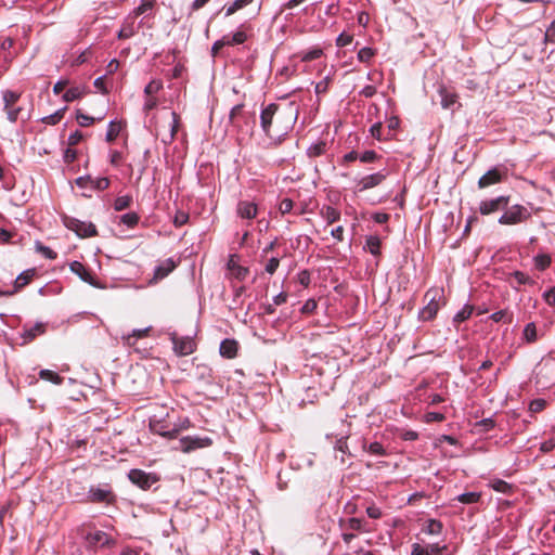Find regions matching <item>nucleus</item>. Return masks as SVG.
<instances>
[{
    "mask_svg": "<svg viewBox=\"0 0 555 555\" xmlns=\"http://www.w3.org/2000/svg\"><path fill=\"white\" fill-rule=\"evenodd\" d=\"M63 224L70 231L75 232L81 238L98 235L96 227L92 222L81 221L75 217L64 215L62 217Z\"/></svg>",
    "mask_w": 555,
    "mask_h": 555,
    "instance_id": "4",
    "label": "nucleus"
},
{
    "mask_svg": "<svg viewBox=\"0 0 555 555\" xmlns=\"http://www.w3.org/2000/svg\"><path fill=\"white\" fill-rule=\"evenodd\" d=\"M132 204V196L131 195H124L119 196L114 202V209L116 211H121L127 208H129Z\"/></svg>",
    "mask_w": 555,
    "mask_h": 555,
    "instance_id": "40",
    "label": "nucleus"
},
{
    "mask_svg": "<svg viewBox=\"0 0 555 555\" xmlns=\"http://www.w3.org/2000/svg\"><path fill=\"white\" fill-rule=\"evenodd\" d=\"M162 88H163V83L160 80H152L146 85V87L144 89V93L146 95H153V94L157 93Z\"/></svg>",
    "mask_w": 555,
    "mask_h": 555,
    "instance_id": "48",
    "label": "nucleus"
},
{
    "mask_svg": "<svg viewBox=\"0 0 555 555\" xmlns=\"http://www.w3.org/2000/svg\"><path fill=\"white\" fill-rule=\"evenodd\" d=\"M135 17H133L131 14H129L122 22L121 28L117 34L118 39L125 40L129 39L132 36H134L137 29H135Z\"/></svg>",
    "mask_w": 555,
    "mask_h": 555,
    "instance_id": "18",
    "label": "nucleus"
},
{
    "mask_svg": "<svg viewBox=\"0 0 555 555\" xmlns=\"http://www.w3.org/2000/svg\"><path fill=\"white\" fill-rule=\"evenodd\" d=\"M353 40V35L341 33L336 39V46L339 48L350 44Z\"/></svg>",
    "mask_w": 555,
    "mask_h": 555,
    "instance_id": "50",
    "label": "nucleus"
},
{
    "mask_svg": "<svg viewBox=\"0 0 555 555\" xmlns=\"http://www.w3.org/2000/svg\"><path fill=\"white\" fill-rule=\"evenodd\" d=\"M294 207V202L291 198H283L279 205V210L282 215L288 214Z\"/></svg>",
    "mask_w": 555,
    "mask_h": 555,
    "instance_id": "54",
    "label": "nucleus"
},
{
    "mask_svg": "<svg viewBox=\"0 0 555 555\" xmlns=\"http://www.w3.org/2000/svg\"><path fill=\"white\" fill-rule=\"evenodd\" d=\"M35 269L26 270L21 273L14 282V293L26 286L34 278Z\"/></svg>",
    "mask_w": 555,
    "mask_h": 555,
    "instance_id": "25",
    "label": "nucleus"
},
{
    "mask_svg": "<svg viewBox=\"0 0 555 555\" xmlns=\"http://www.w3.org/2000/svg\"><path fill=\"white\" fill-rule=\"evenodd\" d=\"M376 54V51L370 47H364L358 52V60L362 63H369L373 56Z\"/></svg>",
    "mask_w": 555,
    "mask_h": 555,
    "instance_id": "44",
    "label": "nucleus"
},
{
    "mask_svg": "<svg viewBox=\"0 0 555 555\" xmlns=\"http://www.w3.org/2000/svg\"><path fill=\"white\" fill-rule=\"evenodd\" d=\"M36 250L48 259L54 260L57 257V254L48 246L42 245L41 243L36 244Z\"/></svg>",
    "mask_w": 555,
    "mask_h": 555,
    "instance_id": "46",
    "label": "nucleus"
},
{
    "mask_svg": "<svg viewBox=\"0 0 555 555\" xmlns=\"http://www.w3.org/2000/svg\"><path fill=\"white\" fill-rule=\"evenodd\" d=\"M359 159L362 163L369 164L374 163L375 160L379 159V156L375 151H365L363 154L359 156Z\"/></svg>",
    "mask_w": 555,
    "mask_h": 555,
    "instance_id": "53",
    "label": "nucleus"
},
{
    "mask_svg": "<svg viewBox=\"0 0 555 555\" xmlns=\"http://www.w3.org/2000/svg\"><path fill=\"white\" fill-rule=\"evenodd\" d=\"M254 0H234L232 4L225 8V16L233 15L238 10L244 9L245 7L253 3Z\"/></svg>",
    "mask_w": 555,
    "mask_h": 555,
    "instance_id": "38",
    "label": "nucleus"
},
{
    "mask_svg": "<svg viewBox=\"0 0 555 555\" xmlns=\"http://www.w3.org/2000/svg\"><path fill=\"white\" fill-rule=\"evenodd\" d=\"M447 550V545L428 544L425 546L426 555H441Z\"/></svg>",
    "mask_w": 555,
    "mask_h": 555,
    "instance_id": "51",
    "label": "nucleus"
},
{
    "mask_svg": "<svg viewBox=\"0 0 555 555\" xmlns=\"http://www.w3.org/2000/svg\"><path fill=\"white\" fill-rule=\"evenodd\" d=\"M323 54V51L322 49L320 48H313L307 52H300L298 53V57H300V60L302 62H311L313 60H317L319 57H321V55Z\"/></svg>",
    "mask_w": 555,
    "mask_h": 555,
    "instance_id": "39",
    "label": "nucleus"
},
{
    "mask_svg": "<svg viewBox=\"0 0 555 555\" xmlns=\"http://www.w3.org/2000/svg\"><path fill=\"white\" fill-rule=\"evenodd\" d=\"M366 514L372 519H379L383 515L380 508L374 504L366 507Z\"/></svg>",
    "mask_w": 555,
    "mask_h": 555,
    "instance_id": "58",
    "label": "nucleus"
},
{
    "mask_svg": "<svg viewBox=\"0 0 555 555\" xmlns=\"http://www.w3.org/2000/svg\"><path fill=\"white\" fill-rule=\"evenodd\" d=\"M442 297V292L437 288L428 289L425 294L427 305L420 311V319L422 321L433 320L438 310L440 309L439 299Z\"/></svg>",
    "mask_w": 555,
    "mask_h": 555,
    "instance_id": "5",
    "label": "nucleus"
},
{
    "mask_svg": "<svg viewBox=\"0 0 555 555\" xmlns=\"http://www.w3.org/2000/svg\"><path fill=\"white\" fill-rule=\"evenodd\" d=\"M88 181L90 182L91 188L99 190V191L106 190L109 186V180L107 178L92 179V178L88 177Z\"/></svg>",
    "mask_w": 555,
    "mask_h": 555,
    "instance_id": "45",
    "label": "nucleus"
},
{
    "mask_svg": "<svg viewBox=\"0 0 555 555\" xmlns=\"http://www.w3.org/2000/svg\"><path fill=\"white\" fill-rule=\"evenodd\" d=\"M279 264H280V260L275 257L269 259L267 266H266V271L269 273V274H273L276 269L279 268Z\"/></svg>",
    "mask_w": 555,
    "mask_h": 555,
    "instance_id": "62",
    "label": "nucleus"
},
{
    "mask_svg": "<svg viewBox=\"0 0 555 555\" xmlns=\"http://www.w3.org/2000/svg\"><path fill=\"white\" fill-rule=\"evenodd\" d=\"M46 333V324L37 323L30 328H25L23 333V338L25 343L34 340L38 335H42Z\"/></svg>",
    "mask_w": 555,
    "mask_h": 555,
    "instance_id": "23",
    "label": "nucleus"
},
{
    "mask_svg": "<svg viewBox=\"0 0 555 555\" xmlns=\"http://www.w3.org/2000/svg\"><path fill=\"white\" fill-rule=\"evenodd\" d=\"M149 332L150 328L134 330L131 334L122 337L124 343L129 347L134 346L135 340L146 337L149 335Z\"/></svg>",
    "mask_w": 555,
    "mask_h": 555,
    "instance_id": "28",
    "label": "nucleus"
},
{
    "mask_svg": "<svg viewBox=\"0 0 555 555\" xmlns=\"http://www.w3.org/2000/svg\"><path fill=\"white\" fill-rule=\"evenodd\" d=\"M298 111L289 104L282 108L279 104L270 103L260 114V126L267 137L280 139L286 135L294 127Z\"/></svg>",
    "mask_w": 555,
    "mask_h": 555,
    "instance_id": "1",
    "label": "nucleus"
},
{
    "mask_svg": "<svg viewBox=\"0 0 555 555\" xmlns=\"http://www.w3.org/2000/svg\"><path fill=\"white\" fill-rule=\"evenodd\" d=\"M140 217L137 212L131 211L120 217V222L129 228H133L139 223Z\"/></svg>",
    "mask_w": 555,
    "mask_h": 555,
    "instance_id": "42",
    "label": "nucleus"
},
{
    "mask_svg": "<svg viewBox=\"0 0 555 555\" xmlns=\"http://www.w3.org/2000/svg\"><path fill=\"white\" fill-rule=\"evenodd\" d=\"M150 428L154 434L169 439L176 438L179 434L178 428L175 427L173 429H167V426L160 421H151Z\"/></svg>",
    "mask_w": 555,
    "mask_h": 555,
    "instance_id": "19",
    "label": "nucleus"
},
{
    "mask_svg": "<svg viewBox=\"0 0 555 555\" xmlns=\"http://www.w3.org/2000/svg\"><path fill=\"white\" fill-rule=\"evenodd\" d=\"M230 122L238 131L251 134L256 125L254 113L246 112L243 104L235 105L230 112Z\"/></svg>",
    "mask_w": 555,
    "mask_h": 555,
    "instance_id": "2",
    "label": "nucleus"
},
{
    "mask_svg": "<svg viewBox=\"0 0 555 555\" xmlns=\"http://www.w3.org/2000/svg\"><path fill=\"white\" fill-rule=\"evenodd\" d=\"M81 533L87 544L92 547L104 546L109 541L108 535L100 530H89L87 528H82Z\"/></svg>",
    "mask_w": 555,
    "mask_h": 555,
    "instance_id": "14",
    "label": "nucleus"
},
{
    "mask_svg": "<svg viewBox=\"0 0 555 555\" xmlns=\"http://www.w3.org/2000/svg\"><path fill=\"white\" fill-rule=\"evenodd\" d=\"M428 534H440L442 531V524L436 519H429L423 529Z\"/></svg>",
    "mask_w": 555,
    "mask_h": 555,
    "instance_id": "41",
    "label": "nucleus"
},
{
    "mask_svg": "<svg viewBox=\"0 0 555 555\" xmlns=\"http://www.w3.org/2000/svg\"><path fill=\"white\" fill-rule=\"evenodd\" d=\"M39 376H40V378L51 382L55 385H61L64 380V378L62 376H60L56 372L51 371V370H41L39 372Z\"/></svg>",
    "mask_w": 555,
    "mask_h": 555,
    "instance_id": "33",
    "label": "nucleus"
},
{
    "mask_svg": "<svg viewBox=\"0 0 555 555\" xmlns=\"http://www.w3.org/2000/svg\"><path fill=\"white\" fill-rule=\"evenodd\" d=\"M509 204V196H499L496 198L482 201L479 205V211L481 215L487 216L496 212L501 209H505Z\"/></svg>",
    "mask_w": 555,
    "mask_h": 555,
    "instance_id": "11",
    "label": "nucleus"
},
{
    "mask_svg": "<svg viewBox=\"0 0 555 555\" xmlns=\"http://www.w3.org/2000/svg\"><path fill=\"white\" fill-rule=\"evenodd\" d=\"M122 129V124L119 121H111L106 132V141L113 142L117 139Z\"/></svg>",
    "mask_w": 555,
    "mask_h": 555,
    "instance_id": "31",
    "label": "nucleus"
},
{
    "mask_svg": "<svg viewBox=\"0 0 555 555\" xmlns=\"http://www.w3.org/2000/svg\"><path fill=\"white\" fill-rule=\"evenodd\" d=\"M170 339L173 345V351L179 357L189 356L196 350V343L190 336L180 337L177 333H171Z\"/></svg>",
    "mask_w": 555,
    "mask_h": 555,
    "instance_id": "8",
    "label": "nucleus"
},
{
    "mask_svg": "<svg viewBox=\"0 0 555 555\" xmlns=\"http://www.w3.org/2000/svg\"><path fill=\"white\" fill-rule=\"evenodd\" d=\"M480 499H481V493H479V492H466V493L457 495L454 500H456L463 504H474V503L479 502Z\"/></svg>",
    "mask_w": 555,
    "mask_h": 555,
    "instance_id": "35",
    "label": "nucleus"
},
{
    "mask_svg": "<svg viewBox=\"0 0 555 555\" xmlns=\"http://www.w3.org/2000/svg\"><path fill=\"white\" fill-rule=\"evenodd\" d=\"M533 261L535 269L539 271H544L551 266L552 259L547 254H540L534 257Z\"/></svg>",
    "mask_w": 555,
    "mask_h": 555,
    "instance_id": "36",
    "label": "nucleus"
},
{
    "mask_svg": "<svg viewBox=\"0 0 555 555\" xmlns=\"http://www.w3.org/2000/svg\"><path fill=\"white\" fill-rule=\"evenodd\" d=\"M189 220V215L183 211H178L173 218V223L176 227H182Z\"/></svg>",
    "mask_w": 555,
    "mask_h": 555,
    "instance_id": "59",
    "label": "nucleus"
},
{
    "mask_svg": "<svg viewBox=\"0 0 555 555\" xmlns=\"http://www.w3.org/2000/svg\"><path fill=\"white\" fill-rule=\"evenodd\" d=\"M70 271L77 274L82 281L92 283V275L87 268L79 261H73L69 266Z\"/></svg>",
    "mask_w": 555,
    "mask_h": 555,
    "instance_id": "22",
    "label": "nucleus"
},
{
    "mask_svg": "<svg viewBox=\"0 0 555 555\" xmlns=\"http://www.w3.org/2000/svg\"><path fill=\"white\" fill-rule=\"evenodd\" d=\"M228 46L242 44L247 40V35L243 30L238 29L231 37L223 36Z\"/></svg>",
    "mask_w": 555,
    "mask_h": 555,
    "instance_id": "32",
    "label": "nucleus"
},
{
    "mask_svg": "<svg viewBox=\"0 0 555 555\" xmlns=\"http://www.w3.org/2000/svg\"><path fill=\"white\" fill-rule=\"evenodd\" d=\"M387 176L388 173L384 171H378L376 173L365 176L357 182V191L363 192L365 190L373 189L382 184Z\"/></svg>",
    "mask_w": 555,
    "mask_h": 555,
    "instance_id": "13",
    "label": "nucleus"
},
{
    "mask_svg": "<svg viewBox=\"0 0 555 555\" xmlns=\"http://www.w3.org/2000/svg\"><path fill=\"white\" fill-rule=\"evenodd\" d=\"M326 151V143L324 141H320L308 149L309 157H319L323 155Z\"/></svg>",
    "mask_w": 555,
    "mask_h": 555,
    "instance_id": "43",
    "label": "nucleus"
},
{
    "mask_svg": "<svg viewBox=\"0 0 555 555\" xmlns=\"http://www.w3.org/2000/svg\"><path fill=\"white\" fill-rule=\"evenodd\" d=\"M473 311H474L473 306H469V305L464 306L453 318V323L455 324V326H459L462 322L469 319Z\"/></svg>",
    "mask_w": 555,
    "mask_h": 555,
    "instance_id": "29",
    "label": "nucleus"
},
{
    "mask_svg": "<svg viewBox=\"0 0 555 555\" xmlns=\"http://www.w3.org/2000/svg\"><path fill=\"white\" fill-rule=\"evenodd\" d=\"M236 215L242 219L251 220L258 215V206L250 201H240L236 205Z\"/></svg>",
    "mask_w": 555,
    "mask_h": 555,
    "instance_id": "15",
    "label": "nucleus"
},
{
    "mask_svg": "<svg viewBox=\"0 0 555 555\" xmlns=\"http://www.w3.org/2000/svg\"><path fill=\"white\" fill-rule=\"evenodd\" d=\"M235 258V255L230 256L227 267L232 278L243 281L246 279L249 271L247 268L238 264Z\"/></svg>",
    "mask_w": 555,
    "mask_h": 555,
    "instance_id": "17",
    "label": "nucleus"
},
{
    "mask_svg": "<svg viewBox=\"0 0 555 555\" xmlns=\"http://www.w3.org/2000/svg\"><path fill=\"white\" fill-rule=\"evenodd\" d=\"M81 95L82 92L79 88H70L63 94V99L65 102H73L79 99Z\"/></svg>",
    "mask_w": 555,
    "mask_h": 555,
    "instance_id": "49",
    "label": "nucleus"
},
{
    "mask_svg": "<svg viewBox=\"0 0 555 555\" xmlns=\"http://www.w3.org/2000/svg\"><path fill=\"white\" fill-rule=\"evenodd\" d=\"M425 418H426L427 423H430V422H442V421H444L446 417L442 413L428 412V413H426Z\"/></svg>",
    "mask_w": 555,
    "mask_h": 555,
    "instance_id": "61",
    "label": "nucleus"
},
{
    "mask_svg": "<svg viewBox=\"0 0 555 555\" xmlns=\"http://www.w3.org/2000/svg\"><path fill=\"white\" fill-rule=\"evenodd\" d=\"M82 139H83L82 132H80L79 130H76L74 133H72L69 135L68 145L76 146Z\"/></svg>",
    "mask_w": 555,
    "mask_h": 555,
    "instance_id": "60",
    "label": "nucleus"
},
{
    "mask_svg": "<svg viewBox=\"0 0 555 555\" xmlns=\"http://www.w3.org/2000/svg\"><path fill=\"white\" fill-rule=\"evenodd\" d=\"M212 440L208 437H191L186 436L180 439V447L179 449L184 452L189 453L196 449L207 448L211 446Z\"/></svg>",
    "mask_w": 555,
    "mask_h": 555,
    "instance_id": "12",
    "label": "nucleus"
},
{
    "mask_svg": "<svg viewBox=\"0 0 555 555\" xmlns=\"http://www.w3.org/2000/svg\"><path fill=\"white\" fill-rule=\"evenodd\" d=\"M238 344L234 339H224L220 344V354L227 359H233L237 356Z\"/></svg>",
    "mask_w": 555,
    "mask_h": 555,
    "instance_id": "20",
    "label": "nucleus"
},
{
    "mask_svg": "<svg viewBox=\"0 0 555 555\" xmlns=\"http://www.w3.org/2000/svg\"><path fill=\"white\" fill-rule=\"evenodd\" d=\"M543 297L547 305L555 306V287L544 293Z\"/></svg>",
    "mask_w": 555,
    "mask_h": 555,
    "instance_id": "64",
    "label": "nucleus"
},
{
    "mask_svg": "<svg viewBox=\"0 0 555 555\" xmlns=\"http://www.w3.org/2000/svg\"><path fill=\"white\" fill-rule=\"evenodd\" d=\"M88 501L91 503L113 504L116 502V495L109 486L104 488L91 487L88 493Z\"/></svg>",
    "mask_w": 555,
    "mask_h": 555,
    "instance_id": "10",
    "label": "nucleus"
},
{
    "mask_svg": "<svg viewBox=\"0 0 555 555\" xmlns=\"http://www.w3.org/2000/svg\"><path fill=\"white\" fill-rule=\"evenodd\" d=\"M3 102H4V111L8 115V119L12 122H15L18 118L22 108L16 106L17 101L21 98V93L5 90L2 93Z\"/></svg>",
    "mask_w": 555,
    "mask_h": 555,
    "instance_id": "9",
    "label": "nucleus"
},
{
    "mask_svg": "<svg viewBox=\"0 0 555 555\" xmlns=\"http://www.w3.org/2000/svg\"><path fill=\"white\" fill-rule=\"evenodd\" d=\"M509 279H514L517 285H534L535 282L529 275L521 271H514L511 273Z\"/></svg>",
    "mask_w": 555,
    "mask_h": 555,
    "instance_id": "37",
    "label": "nucleus"
},
{
    "mask_svg": "<svg viewBox=\"0 0 555 555\" xmlns=\"http://www.w3.org/2000/svg\"><path fill=\"white\" fill-rule=\"evenodd\" d=\"M176 263L172 259H167L164 263L155 268L153 281L157 282L166 278L173 269Z\"/></svg>",
    "mask_w": 555,
    "mask_h": 555,
    "instance_id": "21",
    "label": "nucleus"
},
{
    "mask_svg": "<svg viewBox=\"0 0 555 555\" xmlns=\"http://www.w3.org/2000/svg\"><path fill=\"white\" fill-rule=\"evenodd\" d=\"M321 216L326 220L327 224H333L340 219V211L332 206H323Z\"/></svg>",
    "mask_w": 555,
    "mask_h": 555,
    "instance_id": "26",
    "label": "nucleus"
},
{
    "mask_svg": "<svg viewBox=\"0 0 555 555\" xmlns=\"http://www.w3.org/2000/svg\"><path fill=\"white\" fill-rule=\"evenodd\" d=\"M534 380L543 389L555 385V358H543L535 366Z\"/></svg>",
    "mask_w": 555,
    "mask_h": 555,
    "instance_id": "3",
    "label": "nucleus"
},
{
    "mask_svg": "<svg viewBox=\"0 0 555 555\" xmlns=\"http://www.w3.org/2000/svg\"><path fill=\"white\" fill-rule=\"evenodd\" d=\"M63 111H57L56 113L43 118V121L49 125H56L63 118Z\"/></svg>",
    "mask_w": 555,
    "mask_h": 555,
    "instance_id": "57",
    "label": "nucleus"
},
{
    "mask_svg": "<svg viewBox=\"0 0 555 555\" xmlns=\"http://www.w3.org/2000/svg\"><path fill=\"white\" fill-rule=\"evenodd\" d=\"M156 4V0H142L139 7H137L130 14L133 17H139L140 15L151 11Z\"/></svg>",
    "mask_w": 555,
    "mask_h": 555,
    "instance_id": "30",
    "label": "nucleus"
},
{
    "mask_svg": "<svg viewBox=\"0 0 555 555\" xmlns=\"http://www.w3.org/2000/svg\"><path fill=\"white\" fill-rule=\"evenodd\" d=\"M363 449L367 450L373 455H385V449L382 443L375 441L369 444L366 448L365 443L363 444Z\"/></svg>",
    "mask_w": 555,
    "mask_h": 555,
    "instance_id": "47",
    "label": "nucleus"
},
{
    "mask_svg": "<svg viewBox=\"0 0 555 555\" xmlns=\"http://www.w3.org/2000/svg\"><path fill=\"white\" fill-rule=\"evenodd\" d=\"M503 180V173L496 169L493 168L489 171H487L483 176H481L478 180V188L485 189L490 185L500 183Z\"/></svg>",
    "mask_w": 555,
    "mask_h": 555,
    "instance_id": "16",
    "label": "nucleus"
},
{
    "mask_svg": "<svg viewBox=\"0 0 555 555\" xmlns=\"http://www.w3.org/2000/svg\"><path fill=\"white\" fill-rule=\"evenodd\" d=\"M546 406V401L544 399H535L530 402L529 410L533 413H539L543 411Z\"/></svg>",
    "mask_w": 555,
    "mask_h": 555,
    "instance_id": "52",
    "label": "nucleus"
},
{
    "mask_svg": "<svg viewBox=\"0 0 555 555\" xmlns=\"http://www.w3.org/2000/svg\"><path fill=\"white\" fill-rule=\"evenodd\" d=\"M530 218L531 214L525 206L514 205L500 217L499 222L504 225H513Z\"/></svg>",
    "mask_w": 555,
    "mask_h": 555,
    "instance_id": "6",
    "label": "nucleus"
},
{
    "mask_svg": "<svg viewBox=\"0 0 555 555\" xmlns=\"http://www.w3.org/2000/svg\"><path fill=\"white\" fill-rule=\"evenodd\" d=\"M555 449V438H551L541 443L540 450L544 453L551 452Z\"/></svg>",
    "mask_w": 555,
    "mask_h": 555,
    "instance_id": "63",
    "label": "nucleus"
},
{
    "mask_svg": "<svg viewBox=\"0 0 555 555\" xmlns=\"http://www.w3.org/2000/svg\"><path fill=\"white\" fill-rule=\"evenodd\" d=\"M77 159V151L74 146H69L64 152V162L66 164H72Z\"/></svg>",
    "mask_w": 555,
    "mask_h": 555,
    "instance_id": "56",
    "label": "nucleus"
},
{
    "mask_svg": "<svg viewBox=\"0 0 555 555\" xmlns=\"http://www.w3.org/2000/svg\"><path fill=\"white\" fill-rule=\"evenodd\" d=\"M129 480L142 490H149L159 478L156 474L146 473L142 469H131L128 474Z\"/></svg>",
    "mask_w": 555,
    "mask_h": 555,
    "instance_id": "7",
    "label": "nucleus"
},
{
    "mask_svg": "<svg viewBox=\"0 0 555 555\" xmlns=\"http://www.w3.org/2000/svg\"><path fill=\"white\" fill-rule=\"evenodd\" d=\"M522 339L527 344H533L538 340V330L535 323L530 322L525 326L522 332Z\"/></svg>",
    "mask_w": 555,
    "mask_h": 555,
    "instance_id": "27",
    "label": "nucleus"
},
{
    "mask_svg": "<svg viewBox=\"0 0 555 555\" xmlns=\"http://www.w3.org/2000/svg\"><path fill=\"white\" fill-rule=\"evenodd\" d=\"M441 96V105L443 108H451L457 102V94L450 92L447 88L442 87L439 90Z\"/></svg>",
    "mask_w": 555,
    "mask_h": 555,
    "instance_id": "24",
    "label": "nucleus"
},
{
    "mask_svg": "<svg viewBox=\"0 0 555 555\" xmlns=\"http://www.w3.org/2000/svg\"><path fill=\"white\" fill-rule=\"evenodd\" d=\"M77 121L78 124L81 126V127H89L90 125H92L94 122V118L91 117V116H88L81 112H78L77 113Z\"/></svg>",
    "mask_w": 555,
    "mask_h": 555,
    "instance_id": "55",
    "label": "nucleus"
},
{
    "mask_svg": "<svg viewBox=\"0 0 555 555\" xmlns=\"http://www.w3.org/2000/svg\"><path fill=\"white\" fill-rule=\"evenodd\" d=\"M380 245H382V242L378 236L372 235L366 238V248L374 256L380 255Z\"/></svg>",
    "mask_w": 555,
    "mask_h": 555,
    "instance_id": "34",
    "label": "nucleus"
}]
</instances>
